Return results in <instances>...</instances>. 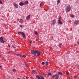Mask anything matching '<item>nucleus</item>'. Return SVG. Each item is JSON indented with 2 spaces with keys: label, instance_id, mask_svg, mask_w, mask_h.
Wrapping results in <instances>:
<instances>
[{
  "label": "nucleus",
  "instance_id": "f257e3e1",
  "mask_svg": "<svg viewBox=\"0 0 79 79\" xmlns=\"http://www.w3.org/2000/svg\"><path fill=\"white\" fill-rule=\"evenodd\" d=\"M60 74L63 75V73H61V72H57L56 74V79H58L59 77H60Z\"/></svg>",
  "mask_w": 79,
  "mask_h": 79
},
{
  "label": "nucleus",
  "instance_id": "f03ea898",
  "mask_svg": "<svg viewBox=\"0 0 79 79\" xmlns=\"http://www.w3.org/2000/svg\"><path fill=\"white\" fill-rule=\"evenodd\" d=\"M71 9V7L70 6V5L68 6L65 9V11L67 13H68Z\"/></svg>",
  "mask_w": 79,
  "mask_h": 79
},
{
  "label": "nucleus",
  "instance_id": "7ed1b4c3",
  "mask_svg": "<svg viewBox=\"0 0 79 79\" xmlns=\"http://www.w3.org/2000/svg\"><path fill=\"white\" fill-rule=\"evenodd\" d=\"M18 34H21V33H22V35L23 37L24 38V39H26V35H25L24 34V32H21L20 31H18Z\"/></svg>",
  "mask_w": 79,
  "mask_h": 79
},
{
  "label": "nucleus",
  "instance_id": "20e7f679",
  "mask_svg": "<svg viewBox=\"0 0 79 79\" xmlns=\"http://www.w3.org/2000/svg\"><path fill=\"white\" fill-rule=\"evenodd\" d=\"M0 42L1 44H3V43H5V42L3 40V37H0Z\"/></svg>",
  "mask_w": 79,
  "mask_h": 79
},
{
  "label": "nucleus",
  "instance_id": "39448f33",
  "mask_svg": "<svg viewBox=\"0 0 79 79\" xmlns=\"http://www.w3.org/2000/svg\"><path fill=\"white\" fill-rule=\"evenodd\" d=\"M36 51H35L34 50H31V54H33V55H35L36 54Z\"/></svg>",
  "mask_w": 79,
  "mask_h": 79
},
{
  "label": "nucleus",
  "instance_id": "423d86ee",
  "mask_svg": "<svg viewBox=\"0 0 79 79\" xmlns=\"http://www.w3.org/2000/svg\"><path fill=\"white\" fill-rule=\"evenodd\" d=\"M36 53L37 56H39L40 55V52L38 50L36 51Z\"/></svg>",
  "mask_w": 79,
  "mask_h": 79
},
{
  "label": "nucleus",
  "instance_id": "0eeeda50",
  "mask_svg": "<svg viewBox=\"0 0 79 79\" xmlns=\"http://www.w3.org/2000/svg\"><path fill=\"white\" fill-rule=\"evenodd\" d=\"M19 5H20V6H23V5H25V3H23L21 2H20L19 3Z\"/></svg>",
  "mask_w": 79,
  "mask_h": 79
},
{
  "label": "nucleus",
  "instance_id": "6e6552de",
  "mask_svg": "<svg viewBox=\"0 0 79 79\" xmlns=\"http://www.w3.org/2000/svg\"><path fill=\"white\" fill-rule=\"evenodd\" d=\"M58 22L59 24H63V23L61 22L60 20H58Z\"/></svg>",
  "mask_w": 79,
  "mask_h": 79
},
{
  "label": "nucleus",
  "instance_id": "1a4fd4ad",
  "mask_svg": "<svg viewBox=\"0 0 79 79\" xmlns=\"http://www.w3.org/2000/svg\"><path fill=\"white\" fill-rule=\"evenodd\" d=\"M56 20H53L52 21V24L53 25H54V24H56Z\"/></svg>",
  "mask_w": 79,
  "mask_h": 79
},
{
  "label": "nucleus",
  "instance_id": "9d476101",
  "mask_svg": "<svg viewBox=\"0 0 79 79\" xmlns=\"http://www.w3.org/2000/svg\"><path fill=\"white\" fill-rule=\"evenodd\" d=\"M29 19H30V15H28L26 17V19H27V20H29Z\"/></svg>",
  "mask_w": 79,
  "mask_h": 79
},
{
  "label": "nucleus",
  "instance_id": "9b49d317",
  "mask_svg": "<svg viewBox=\"0 0 79 79\" xmlns=\"http://www.w3.org/2000/svg\"><path fill=\"white\" fill-rule=\"evenodd\" d=\"M19 22L21 23V24H22V23H23V20L21 19L19 21Z\"/></svg>",
  "mask_w": 79,
  "mask_h": 79
},
{
  "label": "nucleus",
  "instance_id": "f8f14e48",
  "mask_svg": "<svg viewBox=\"0 0 79 79\" xmlns=\"http://www.w3.org/2000/svg\"><path fill=\"white\" fill-rule=\"evenodd\" d=\"M78 22H79L78 20H77L75 21L74 23L75 24H77V23H78Z\"/></svg>",
  "mask_w": 79,
  "mask_h": 79
},
{
  "label": "nucleus",
  "instance_id": "ddd939ff",
  "mask_svg": "<svg viewBox=\"0 0 79 79\" xmlns=\"http://www.w3.org/2000/svg\"><path fill=\"white\" fill-rule=\"evenodd\" d=\"M15 8H18V5L17 4H15Z\"/></svg>",
  "mask_w": 79,
  "mask_h": 79
},
{
  "label": "nucleus",
  "instance_id": "4468645a",
  "mask_svg": "<svg viewBox=\"0 0 79 79\" xmlns=\"http://www.w3.org/2000/svg\"><path fill=\"white\" fill-rule=\"evenodd\" d=\"M36 77L38 78V79H40V77H39L38 75H36Z\"/></svg>",
  "mask_w": 79,
  "mask_h": 79
},
{
  "label": "nucleus",
  "instance_id": "2eb2a0df",
  "mask_svg": "<svg viewBox=\"0 0 79 79\" xmlns=\"http://www.w3.org/2000/svg\"><path fill=\"white\" fill-rule=\"evenodd\" d=\"M45 63H46V66H47V65H48V62L47 61H46L45 62Z\"/></svg>",
  "mask_w": 79,
  "mask_h": 79
},
{
  "label": "nucleus",
  "instance_id": "dca6fc26",
  "mask_svg": "<svg viewBox=\"0 0 79 79\" xmlns=\"http://www.w3.org/2000/svg\"><path fill=\"white\" fill-rule=\"evenodd\" d=\"M40 79H45V78L42 76H41Z\"/></svg>",
  "mask_w": 79,
  "mask_h": 79
},
{
  "label": "nucleus",
  "instance_id": "f3484780",
  "mask_svg": "<svg viewBox=\"0 0 79 79\" xmlns=\"http://www.w3.org/2000/svg\"><path fill=\"white\" fill-rule=\"evenodd\" d=\"M60 2V0H58L57 1V4L58 5V3H59Z\"/></svg>",
  "mask_w": 79,
  "mask_h": 79
},
{
  "label": "nucleus",
  "instance_id": "a211bd4d",
  "mask_svg": "<svg viewBox=\"0 0 79 79\" xmlns=\"http://www.w3.org/2000/svg\"><path fill=\"white\" fill-rule=\"evenodd\" d=\"M16 55L17 56H21V54H16Z\"/></svg>",
  "mask_w": 79,
  "mask_h": 79
},
{
  "label": "nucleus",
  "instance_id": "6ab92c4d",
  "mask_svg": "<svg viewBox=\"0 0 79 79\" xmlns=\"http://www.w3.org/2000/svg\"><path fill=\"white\" fill-rule=\"evenodd\" d=\"M32 73H34V74H35V73L36 72V71L35 70H32Z\"/></svg>",
  "mask_w": 79,
  "mask_h": 79
},
{
  "label": "nucleus",
  "instance_id": "aec40b11",
  "mask_svg": "<svg viewBox=\"0 0 79 79\" xmlns=\"http://www.w3.org/2000/svg\"><path fill=\"white\" fill-rule=\"evenodd\" d=\"M40 39V38H38V39H36L35 40L36 42H37V41H39V40Z\"/></svg>",
  "mask_w": 79,
  "mask_h": 79
},
{
  "label": "nucleus",
  "instance_id": "412c9836",
  "mask_svg": "<svg viewBox=\"0 0 79 79\" xmlns=\"http://www.w3.org/2000/svg\"><path fill=\"white\" fill-rule=\"evenodd\" d=\"M61 45H62L61 44H59V46H58L59 47H60V48H61Z\"/></svg>",
  "mask_w": 79,
  "mask_h": 79
},
{
  "label": "nucleus",
  "instance_id": "4be33fe9",
  "mask_svg": "<svg viewBox=\"0 0 79 79\" xmlns=\"http://www.w3.org/2000/svg\"><path fill=\"white\" fill-rule=\"evenodd\" d=\"M25 3L26 5H27V4H28V1H25Z\"/></svg>",
  "mask_w": 79,
  "mask_h": 79
},
{
  "label": "nucleus",
  "instance_id": "5701e85b",
  "mask_svg": "<svg viewBox=\"0 0 79 79\" xmlns=\"http://www.w3.org/2000/svg\"><path fill=\"white\" fill-rule=\"evenodd\" d=\"M25 65L26 67H27V64H26V63H25Z\"/></svg>",
  "mask_w": 79,
  "mask_h": 79
},
{
  "label": "nucleus",
  "instance_id": "b1692460",
  "mask_svg": "<svg viewBox=\"0 0 79 79\" xmlns=\"http://www.w3.org/2000/svg\"><path fill=\"white\" fill-rule=\"evenodd\" d=\"M69 74V73L68 72H66V75H67V76H68V75Z\"/></svg>",
  "mask_w": 79,
  "mask_h": 79
},
{
  "label": "nucleus",
  "instance_id": "393cba45",
  "mask_svg": "<svg viewBox=\"0 0 79 79\" xmlns=\"http://www.w3.org/2000/svg\"><path fill=\"white\" fill-rule=\"evenodd\" d=\"M42 64L43 65H44V64H45V62H42Z\"/></svg>",
  "mask_w": 79,
  "mask_h": 79
},
{
  "label": "nucleus",
  "instance_id": "a878e982",
  "mask_svg": "<svg viewBox=\"0 0 79 79\" xmlns=\"http://www.w3.org/2000/svg\"><path fill=\"white\" fill-rule=\"evenodd\" d=\"M12 47L14 49H16V47H15V46H14V45L12 46Z\"/></svg>",
  "mask_w": 79,
  "mask_h": 79
},
{
  "label": "nucleus",
  "instance_id": "bb28decb",
  "mask_svg": "<svg viewBox=\"0 0 79 79\" xmlns=\"http://www.w3.org/2000/svg\"><path fill=\"white\" fill-rule=\"evenodd\" d=\"M22 56H23V57H24V58H26V55H23Z\"/></svg>",
  "mask_w": 79,
  "mask_h": 79
},
{
  "label": "nucleus",
  "instance_id": "cd10ccee",
  "mask_svg": "<svg viewBox=\"0 0 79 79\" xmlns=\"http://www.w3.org/2000/svg\"><path fill=\"white\" fill-rule=\"evenodd\" d=\"M12 71H13V72L16 71V70L15 69H12Z\"/></svg>",
  "mask_w": 79,
  "mask_h": 79
},
{
  "label": "nucleus",
  "instance_id": "c85d7f7f",
  "mask_svg": "<svg viewBox=\"0 0 79 79\" xmlns=\"http://www.w3.org/2000/svg\"><path fill=\"white\" fill-rule=\"evenodd\" d=\"M43 74L44 76H46V74H45V73L44 72H43Z\"/></svg>",
  "mask_w": 79,
  "mask_h": 79
},
{
  "label": "nucleus",
  "instance_id": "c756f323",
  "mask_svg": "<svg viewBox=\"0 0 79 79\" xmlns=\"http://www.w3.org/2000/svg\"><path fill=\"white\" fill-rule=\"evenodd\" d=\"M61 17L60 16L59 18V19L58 20H60V19H61Z\"/></svg>",
  "mask_w": 79,
  "mask_h": 79
},
{
  "label": "nucleus",
  "instance_id": "7c9ffc66",
  "mask_svg": "<svg viewBox=\"0 0 79 79\" xmlns=\"http://www.w3.org/2000/svg\"><path fill=\"white\" fill-rule=\"evenodd\" d=\"M54 76H56V75H53L52 77V78H53Z\"/></svg>",
  "mask_w": 79,
  "mask_h": 79
},
{
  "label": "nucleus",
  "instance_id": "2f4dec72",
  "mask_svg": "<svg viewBox=\"0 0 79 79\" xmlns=\"http://www.w3.org/2000/svg\"><path fill=\"white\" fill-rule=\"evenodd\" d=\"M77 77V75H75V76H74L75 78H76V77Z\"/></svg>",
  "mask_w": 79,
  "mask_h": 79
},
{
  "label": "nucleus",
  "instance_id": "473e14b6",
  "mask_svg": "<svg viewBox=\"0 0 79 79\" xmlns=\"http://www.w3.org/2000/svg\"><path fill=\"white\" fill-rule=\"evenodd\" d=\"M0 3H1V4H2V3H3V2L1 1V0H0Z\"/></svg>",
  "mask_w": 79,
  "mask_h": 79
},
{
  "label": "nucleus",
  "instance_id": "72a5a7b5",
  "mask_svg": "<svg viewBox=\"0 0 79 79\" xmlns=\"http://www.w3.org/2000/svg\"><path fill=\"white\" fill-rule=\"evenodd\" d=\"M35 33L36 34H37V32L36 31H35Z\"/></svg>",
  "mask_w": 79,
  "mask_h": 79
},
{
  "label": "nucleus",
  "instance_id": "f704fd0d",
  "mask_svg": "<svg viewBox=\"0 0 79 79\" xmlns=\"http://www.w3.org/2000/svg\"><path fill=\"white\" fill-rule=\"evenodd\" d=\"M51 75V73H48V76H50Z\"/></svg>",
  "mask_w": 79,
  "mask_h": 79
},
{
  "label": "nucleus",
  "instance_id": "c9c22d12",
  "mask_svg": "<svg viewBox=\"0 0 79 79\" xmlns=\"http://www.w3.org/2000/svg\"><path fill=\"white\" fill-rule=\"evenodd\" d=\"M42 2H41V3L40 4V6L41 7V5H42Z\"/></svg>",
  "mask_w": 79,
  "mask_h": 79
},
{
  "label": "nucleus",
  "instance_id": "e433bc0d",
  "mask_svg": "<svg viewBox=\"0 0 79 79\" xmlns=\"http://www.w3.org/2000/svg\"><path fill=\"white\" fill-rule=\"evenodd\" d=\"M23 27V26H22V25H20V27Z\"/></svg>",
  "mask_w": 79,
  "mask_h": 79
},
{
  "label": "nucleus",
  "instance_id": "4c0bfd02",
  "mask_svg": "<svg viewBox=\"0 0 79 79\" xmlns=\"http://www.w3.org/2000/svg\"><path fill=\"white\" fill-rule=\"evenodd\" d=\"M30 44H32V41H30Z\"/></svg>",
  "mask_w": 79,
  "mask_h": 79
},
{
  "label": "nucleus",
  "instance_id": "58836bf2",
  "mask_svg": "<svg viewBox=\"0 0 79 79\" xmlns=\"http://www.w3.org/2000/svg\"><path fill=\"white\" fill-rule=\"evenodd\" d=\"M74 15H73V16H72V18H74Z\"/></svg>",
  "mask_w": 79,
  "mask_h": 79
},
{
  "label": "nucleus",
  "instance_id": "ea45409f",
  "mask_svg": "<svg viewBox=\"0 0 79 79\" xmlns=\"http://www.w3.org/2000/svg\"><path fill=\"white\" fill-rule=\"evenodd\" d=\"M77 44L78 45H79V42H77Z\"/></svg>",
  "mask_w": 79,
  "mask_h": 79
},
{
  "label": "nucleus",
  "instance_id": "a19ab883",
  "mask_svg": "<svg viewBox=\"0 0 79 79\" xmlns=\"http://www.w3.org/2000/svg\"><path fill=\"white\" fill-rule=\"evenodd\" d=\"M10 53V51L9 52H8V54H9V53Z\"/></svg>",
  "mask_w": 79,
  "mask_h": 79
},
{
  "label": "nucleus",
  "instance_id": "79ce46f5",
  "mask_svg": "<svg viewBox=\"0 0 79 79\" xmlns=\"http://www.w3.org/2000/svg\"><path fill=\"white\" fill-rule=\"evenodd\" d=\"M26 78L27 79H28V78L27 77H26Z\"/></svg>",
  "mask_w": 79,
  "mask_h": 79
},
{
  "label": "nucleus",
  "instance_id": "37998d69",
  "mask_svg": "<svg viewBox=\"0 0 79 79\" xmlns=\"http://www.w3.org/2000/svg\"><path fill=\"white\" fill-rule=\"evenodd\" d=\"M9 52H10H10L12 53V51H10Z\"/></svg>",
  "mask_w": 79,
  "mask_h": 79
},
{
  "label": "nucleus",
  "instance_id": "c03bdc74",
  "mask_svg": "<svg viewBox=\"0 0 79 79\" xmlns=\"http://www.w3.org/2000/svg\"><path fill=\"white\" fill-rule=\"evenodd\" d=\"M13 53L14 55H16V54H15L14 53Z\"/></svg>",
  "mask_w": 79,
  "mask_h": 79
},
{
  "label": "nucleus",
  "instance_id": "a18cd8bd",
  "mask_svg": "<svg viewBox=\"0 0 79 79\" xmlns=\"http://www.w3.org/2000/svg\"><path fill=\"white\" fill-rule=\"evenodd\" d=\"M3 77H5V75H3Z\"/></svg>",
  "mask_w": 79,
  "mask_h": 79
},
{
  "label": "nucleus",
  "instance_id": "49530a36",
  "mask_svg": "<svg viewBox=\"0 0 79 79\" xmlns=\"http://www.w3.org/2000/svg\"><path fill=\"white\" fill-rule=\"evenodd\" d=\"M8 46H9V47H10V45H8Z\"/></svg>",
  "mask_w": 79,
  "mask_h": 79
},
{
  "label": "nucleus",
  "instance_id": "de8ad7c7",
  "mask_svg": "<svg viewBox=\"0 0 79 79\" xmlns=\"http://www.w3.org/2000/svg\"><path fill=\"white\" fill-rule=\"evenodd\" d=\"M17 79H21L20 78H17Z\"/></svg>",
  "mask_w": 79,
  "mask_h": 79
},
{
  "label": "nucleus",
  "instance_id": "09e8293b",
  "mask_svg": "<svg viewBox=\"0 0 79 79\" xmlns=\"http://www.w3.org/2000/svg\"><path fill=\"white\" fill-rule=\"evenodd\" d=\"M0 68H2V67L1 66H0Z\"/></svg>",
  "mask_w": 79,
  "mask_h": 79
},
{
  "label": "nucleus",
  "instance_id": "8fccbe9b",
  "mask_svg": "<svg viewBox=\"0 0 79 79\" xmlns=\"http://www.w3.org/2000/svg\"><path fill=\"white\" fill-rule=\"evenodd\" d=\"M44 10H45V11H47V10H45V9H44Z\"/></svg>",
  "mask_w": 79,
  "mask_h": 79
},
{
  "label": "nucleus",
  "instance_id": "3c124183",
  "mask_svg": "<svg viewBox=\"0 0 79 79\" xmlns=\"http://www.w3.org/2000/svg\"><path fill=\"white\" fill-rule=\"evenodd\" d=\"M0 57H1V55H0Z\"/></svg>",
  "mask_w": 79,
  "mask_h": 79
}]
</instances>
